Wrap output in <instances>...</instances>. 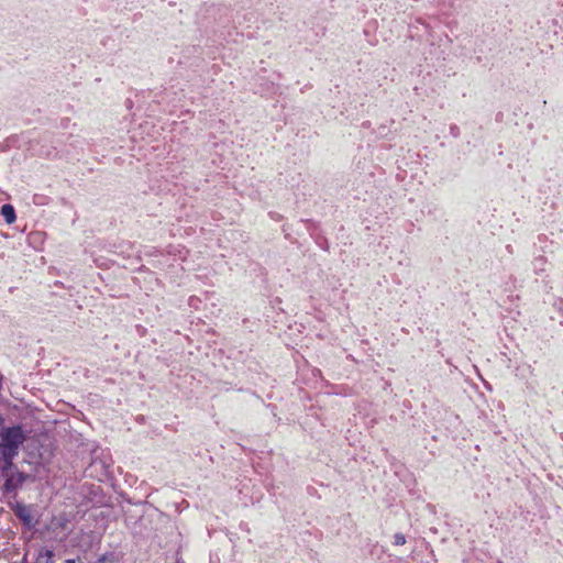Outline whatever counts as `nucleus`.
I'll return each mask as SVG.
<instances>
[{"label":"nucleus","mask_w":563,"mask_h":563,"mask_svg":"<svg viewBox=\"0 0 563 563\" xmlns=\"http://www.w3.org/2000/svg\"><path fill=\"white\" fill-rule=\"evenodd\" d=\"M14 457L15 456H9L7 452L0 450V479L16 467L12 462Z\"/></svg>","instance_id":"nucleus-3"},{"label":"nucleus","mask_w":563,"mask_h":563,"mask_svg":"<svg viewBox=\"0 0 563 563\" xmlns=\"http://www.w3.org/2000/svg\"><path fill=\"white\" fill-rule=\"evenodd\" d=\"M35 563H54V553L51 550H42Z\"/></svg>","instance_id":"nucleus-5"},{"label":"nucleus","mask_w":563,"mask_h":563,"mask_svg":"<svg viewBox=\"0 0 563 563\" xmlns=\"http://www.w3.org/2000/svg\"><path fill=\"white\" fill-rule=\"evenodd\" d=\"M24 439V433L20 426L1 428L0 450L7 452L9 456H16L19 446L23 443Z\"/></svg>","instance_id":"nucleus-1"},{"label":"nucleus","mask_w":563,"mask_h":563,"mask_svg":"<svg viewBox=\"0 0 563 563\" xmlns=\"http://www.w3.org/2000/svg\"><path fill=\"white\" fill-rule=\"evenodd\" d=\"M1 214L8 224L13 223L16 219L14 208L11 205H3L1 207Z\"/></svg>","instance_id":"nucleus-4"},{"label":"nucleus","mask_w":563,"mask_h":563,"mask_svg":"<svg viewBox=\"0 0 563 563\" xmlns=\"http://www.w3.org/2000/svg\"><path fill=\"white\" fill-rule=\"evenodd\" d=\"M95 563H120V562L118 560L112 559V558L103 556V558L99 559Z\"/></svg>","instance_id":"nucleus-8"},{"label":"nucleus","mask_w":563,"mask_h":563,"mask_svg":"<svg viewBox=\"0 0 563 563\" xmlns=\"http://www.w3.org/2000/svg\"><path fill=\"white\" fill-rule=\"evenodd\" d=\"M405 543H406V537L402 533H396L395 534V544L404 545Z\"/></svg>","instance_id":"nucleus-7"},{"label":"nucleus","mask_w":563,"mask_h":563,"mask_svg":"<svg viewBox=\"0 0 563 563\" xmlns=\"http://www.w3.org/2000/svg\"><path fill=\"white\" fill-rule=\"evenodd\" d=\"M16 515L19 516V518H21L24 522H27L30 523L31 522V516H30V511L27 508L25 507H21L18 509L16 511Z\"/></svg>","instance_id":"nucleus-6"},{"label":"nucleus","mask_w":563,"mask_h":563,"mask_svg":"<svg viewBox=\"0 0 563 563\" xmlns=\"http://www.w3.org/2000/svg\"><path fill=\"white\" fill-rule=\"evenodd\" d=\"M3 489L7 494L15 493V490L22 486L25 481V475L18 471L16 467L4 475L1 479Z\"/></svg>","instance_id":"nucleus-2"}]
</instances>
